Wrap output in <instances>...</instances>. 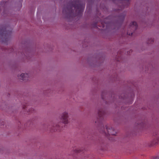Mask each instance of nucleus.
Returning a JSON list of instances; mask_svg holds the SVG:
<instances>
[{"instance_id": "nucleus-3", "label": "nucleus", "mask_w": 159, "mask_h": 159, "mask_svg": "<svg viewBox=\"0 0 159 159\" xmlns=\"http://www.w3.org/2000/svg\"><path fill=\"white\" fill-rule=\"evenodd\" d=\"M28 76V74L22 73L20 75L21 78H20V79L23 80H27Z\"/></svg>"}, {"instance_id": "nucleus-2", "label": "nucleus", "mask_w": 159, "mask_h": 159, "mask_svg": "<svg viewBox=\"0 0 159 159\" xmlns=\"http://www.w3.org/2000/svg\"><path fill=\"white\" fill-rule=\"evenodd\" d=\"M137 25L136 22L134 21L132 22L130 24V29L133 28V30H135L137 28Z\"/></svg>"}, {"instance_id": "nucleus-1", "label": "nucleus", "mask_w": 159, "mask_h": 159, "mask_svg": "<svg viewBox=\"0 0 159 159\" xmlns=\"http://www.w3.org/2000/svg\"><path fill=\"white\" fill-rule=\"evenodd\" d=\"M68 113L66 112H64L61 116V120L62 122L64 124H67L68 122Z\"/></svg>"}, {"instance_id": "nucleus-4", "label": "nucleus", "mask_w": 159, "mask_h": 159, "mask_svg": "<svg viewBox=\"0 0 159 159\" xmlns=\"http://www.w3.org/2000/svg\"><path fill=\"white\" fill-rule=\"evenodd\" d=\"M108 134L110 135H115V133L114 132V130L112 129H107Z\"/></svg>"}, {"instance_id": "nucleus-5", "label": "nucleus", "mask_w": 159, "mask_h": 159, "mask_svg": "<svg viewBox=\"0 0 159 159\" xmlns=\"http://www.w3.org/2000/svg\"><path fill=\"white\" fill-rule=\"evenodd\" d=\"M152 159H159V157H154Z\"/></svg>"}, {"instance_id": "nucleus-6", "label": "nucleus", "mask_w": 159, "mask_h": 159, "mask_svg": "<svg viewBox=\"0 0 159 159\" xmlns=\"http://www.w3.org/2000/svg\"><path fill=\"white\" fill-rule=\"evenodd\" d=\"M80 150H78V149L77 150H75V152H80Z\"/></svg>"}, {"instance_id": "nucleus-7", "label": "nucleus", "mask_w": 159, "mask_h": 159, "mask_svg": "<svg viewBox=\"0 0 159 159\" xmlns=\"http://www.w3.org/2000/svg\"><path fill=\"white\" fill-rule=\"evenodd\" d=\"M127 34H129V35H131L132 34V33H129V32H128L127 33Z\"/></svg>"}]
</instances>
